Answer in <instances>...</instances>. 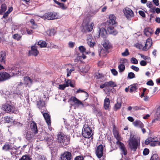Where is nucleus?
I'll return each instance as SVG.
<instances>
[{
    "instance_id": "obj_1",
    "label": "nucleus",
    "mask_w": 160,
    "mask_h": 160,
    "mask_svg": "<svg viewBox=\"0 0 160 160\" xmlns=\"http://www.w3.org/2000/svg\"><path fill=\"white\" fill-rule=\"evenodd\" d=\"M128 145L130 148L134 151H136L140 143V138L138 137H130L128 140Z\"/></svg>"
},
{
    "instance_id": "obj_2",
    "label": "nucleus",
    "mask_w": 160,
    "mask_h": 160,
    "mask_svg": "<svg viewBox=\"0 0 160 160\" xmlns=\"http://www.w3.org/2000/svg\"><path fill=\"white\" fill-rule=\"evenodd\" d=\"M57 137L58 142L62 145H66L69 143L70 138L63 133L58 134Z\"/></svg>"
},
{
    "instance_id": "obj_3",
    "label": "nucleus",
    "mask_w": 160,
    "mask_h": 160,
    "mask_svg": "<svg viewBox=\"0 0 160 160\" xmlns=\"http://www.w3.org/2000/svg\"><path fill=\"white\" fill-rule=\"evenodd\" d=\"M90 19L88 18L84 20L82 25L85 32H90L93 29L94 24L93 22L90 23Z\"/></svg>"
},
{
    "instance_id": "obj_4",
    "label": "nucleus",
    "mask_w": 160,
    "mask_h": 160,
    "mask_svg": "<svg viewBox=\"0 0 160 160\" xmlns=\"http://www.w3.org/2000/svg\"><path fill=\"white\" fill-rule=\"evenodd\" d=\"M92 130L88 126H84L82 131V134L86 138H89L91 136Z\"/></svg>"
},
{
    "instance_id": "obj_5",
    "label": "nucleus",
    "mask_w": 160,
    "mask_h": 160,
    "mask_svg": "<svg viewBox=\"0 0 160 160\" xmlns=\"http://www.w3.org/2000/svg\"><path fill=\"white\" fill-rule=\"evenodd\" d=\"M41 18L49 20L54 19L57 18V13L54 12L46 13Z\"/></svg>"
},
{
    "instance_id": "obj_6",
    "label": "nucleus",
    "mask_w": 160,
    "mask_h": 160,
    "mask_svg": "<svg viewBox=\"0 0 160 160\" xmlns=\"http://www.w3.org/2000/svg\"><path fill=\"white\" fill-rule=\"evenodd\" d=\"M2 109L7 112H12L15 113V107L8 104H5L2 105Z\"/></svg>"
},
{
    "instance_id": "obj_7",
    "label": "nucleus",
    "mask_w": 160,
    "mask_h": 160,
    "mask_svg": "<svg viewBox=\"0 0 160 160\" xmlns=\"http://www.w3.org/2000/svg\"><path fill=\"white\" fill-rule=\"evenodd\" d=\"M116 143L120 149L122 155L123 154L124 155H126L127 154V152L123 143L120 142V141H117ZM122 158L123 157L122 155Z\"/></svg>"
},
{
    "instance_id": "obj_8",
    "label": "nucleus",
    "mask_w": 160,
    "mask_h": 160,
    "mask_svg": "<svg viewBox=\"0 0 160 160\" xmlns=\"http://www.w3.org/2000/svg\"><path fill=\"white\" fill-rule=\"evenodd\" d=\"M109 20L108 22L105 23V24L107 25H112L116 23V17L113 14H111L109 16Z\"/></svg>"
},
{
    "instance_id": "obj_9",
    "label": "nucleus",
    "mask_w": 160,
    "mask_h": 160,
    "mask_svg": "<svg viewBox=\"0 0 160 160\" xmlns=\"http://www.w3.org/2000/svg\"><path fill=\"white\" fill-rule=\"evenodd\" d=\"M103 147L102 145H99L97 148L96 151V154L98 158H100L103 154Z\"/></svg>"
},
{
    "instance_id": "obj_10",
    "label": "nucleus",
    "mask_w": 160,
    "mask_h": 160,
    "mask_svg": "<svg viewBox=\"0 0 160 160\" xmlns=\"http://www.w3.org/2000/svg\"><path fill=\"white\" fill-rule=\"evenodd\" d=\"M123 12L125 15L128 18L134 16L133 12L131 9L128 8H125L124 9Z\"/></svg>"
},
{
    "instance_id": "obj_11",
    "label": "nucleus",
    "mask_w": 160,
    "mask_h": 160,
    "mask_svg": "<svg viewBox=\"0 0 160 160\" xmlns=\"http://www.w3.org/2000/svg\"><path fill=\"white\" fill-rule=\"evenodd\" d=\"M71 157V154L69 152H65L61 156V158L62 160H70Z\"/></svg>"
},
{
    "instance_id": "obj_12",
    "label": "nucleus",
    "mask_w": 160,
    "mask_h": 160,
    "mask_svg": "<svg viewBox=\"0 0 160 160\" xmlns=\"http://www.w3.org/2000/svg\"><path fill=\"white\" fill-rule=\"evenodd\" d=\"M105 28H107L109 33L114 35H116L118 33L117 31L114 29V27L112 26V25H106L105 24Z\"/></svg>"
},
{
    "instance_id": "obj_13",
    "label": "nucleus",
    "mask_w": 160,
    "mask_h": 160,
    "mask_svg": "<svg viewBox=\"0 0 160 160\" xmlns=\"http://www.w3.org/2000/svg\"><path fill=\"white\" fill-rule=\"evenodd\" d=\"M10 77V76L6 72L0 73V81H3L7 80Z\"/></svg>"
},
{
    "instance_id": "obj_14",
    "label": "nucleus",
    "mask_w": 160,
    "mask_h": 160,
    "mask_svg": "<svg viewBox=\"0 0 160 160\" xmlns=\"http://www.w3.org/2000/svg\"><path fill=\"white\" fill-rule=\"evenodd\" d=\"M6 53L4 51H1L0 52V62L1 64L5 63Z\"/></svg>"
},
{
    "instance_id": "obj_15",
    "label": "nucleus",
    "mask_w": 160,
    "mask_h": 160,
    "mask_svg": "<svg viewBox=\"0 0 160 160\" xmlns=\"http://www.w3.org/2000/svg\"><path fill=\"white\" fill-rule=\"evenodd\" d=\"M30 128L31 131L34 133V134H36L38 133V130L36 123L32 122L31 124Z\"/></svg>"
},
{
    "instance_id": "obj_16",
    "label": "nucleus",
    "mask_w": 160,
    "mask_h": 160,
    "mask_svg": "<svg viewBox=\"0 0 160 160\" xmlns=\"http://www.w3.org/2000/svg\"><path fill=\"white\" fill-rule=\"evenodd\" d=\"M38 53L37 48L35 46H33L31 47V50L29 51V54H32L34 56H37Z\"/></svg>"
},
{
    "instance_id": "obj_17",
    "label": "nucleus",
    "mask_w": 160,
    "mask_h": 160,
    "mask_svg": "<svg viewBox=\"0 0 160 160\" xmlns=\"http://www.w3.org/2000/svg\"><path fill=\"white\" fill-rule=\"evenodd\" d=\"M152 45V40L151 39L148 38L146 41L145 46L143 48V50L146 51L148 49L150 48Z\"/></svg>"
},
{
    "instance_id": "obj_18",
    "label": "nucleus",
    "mask_w": 160,
    "mask_h": 160,
    "mask_svg": "<svg viewBox=\"0 0 160 160\" xmlns=\"http://www.w3.org/2000/svg\"><path fill=\"white\" fill-rule=\"evenodd\" d=\"M69 100L72 101L74 104H77L78 105H81L83 106H84L83 104L78 99L75 97L72 96L69 99Z\"/></svg>"
},
{
    "instance_id": "obj_19",
    "label": "nucleus",
    "mask_w": 160,
    "mask_h": 160,
    "mask_svg": "<svg viewBox=\"0 0 160 160\" xmlns=\"http://www.w3.org/2000/svg\"><path fill=\"white\" fill-rule=\"evenodd\" d=\"M43 115L48 125V126L50 125L51 121L49 115L47 113H43Z\"/></svg>"
},
{
    "instance_id": "obj_20",
    "label": "nucleus",
    "mask_w": 160,
    "mask_h": 160,
    "mask_svg": "<svg viewBox=\"0 0 160 160\" xmlns=\"http://www.w3.org/2000/svg\"><path fill=\"white\" fill-rule=\"evenodd\" d=\"M79 50L82 53V58L83 59L86 58V56L84 54H88V53L86 52V48L83 46H81L79 47Z\"/></svg>"
},
{
    "instance_id": "obj_21",
    "label": "nucleus",
    "mask_w": 160,
    "mask_h": 160,
    "mask_svg": "<svg viewBox=\"0 0 160 160\" xmlns=\"http://www.w3.org/2000/svg\"><path fill=\"white\" fill-rule=\"evenodd\" d=\"M102 45L106 50H108L112 47L111 44L107 40H106L103 42Z\"/></svg>"
},
{
    "instance_id": "obj_22",
    "label": "nucleus",
    "mask_w": 160,
    "mask_h": 160,
    "mask_svg": "<svg viewBox=\"0 0 160 160\" xmlns=\"http://www.w3.org/2000/svg\"><path fill=\"white\" fill-rule=\"evenodd\" d=\"M107 34V32L106 30L103 28H101L99 30V35L101 37L104 38L105 37L106 34Z\"/></svg>"
},
{
    "instance_id": "obj_23",
    "label": "nucleus",
    "mask_w": 160,
    "mask_h": 160,
    "mask_svg": "<svg viewBox=\"0 0 160 160\" xmlns=\"http://www.w3.org/2000/svg\"><path fill=\"white\" fill-rule=\"evenodd\" d=\"M110 103V102L109 98H106L104 99V107L105 109H107L109 108Z\"/></svg>"
},
{
    "instance_id": "obj_24",
    "label": "nucleus",
    "mask_w": 160,
    "mask_h": 160,
    "mask_svg": "<svg viewBox=\"0 0 160 160\" xmlns=\"http://www.w3.org/2000/svg\"><path fill=\"white\" fill-rule=\"evenodd\" d=\"M133 125L136 127H139L142 128L143 127V124L140 120H137L133 122Z\"/></svg>"
},
{
    "instance_id": "obj_25",
    "label": "nucleus",
    "mask_w": 160,
    "mask_h": 160,
    "mask_svg": "<svg viewBox=\"0 0 160 160\" xmlns=\"http://www.w3.org/2000/svg\"><path fill=\"white\" fill-rule=\"evenodd\" d=\"M152 30L149 28H146L144 30V34L146 36L149 37L152 33Z\"/></svg>"
},
{
    "instance_id": "obj_26",
    "label": "nucleus",
    "mask_w": 160,
    "mask_h": 160,
    "mask_svg": "<svg viewBox=\"0 0 160 160\" xmlns=\"http://www.w3.org/2000/svg\"><path fill=\"white\" fill-rule=\"evenodd\" d=\"M2 149L5 151L12 150L13 147L9 144H5L2 147Z\"/></svg>"
},
{
    "instance_id": "obj_27",
    "label": "nucleus",
    "mask_w": 160,
    "mask_h": 160,
    "mask_svg": "<svg viewBox=\"0 0 160 160\" xmlns=\"http://www.w3.org/2000/svg\"><path fill=\"white\" fill-rule=\"evenodd\" d=\"M107 87H114L117 86V85L113 81H111L108 82H106Z\"/></svg>"
},
{
    "instance_id": "obj_28",
    "label": "nucleus",
    "mask_w": 160,
    "mask_h": 160,
    "mask_svg": "<svg viewBox=\"0 0 160 160\" xmlns=\"http://www.w3.org/2000/svg\"><path fill=\"white\" fill-rule=\"evenodd\" d=\"M7 9V6L5 4H2L0 9V14H2Z\"/></svg>"
},
{
    "instance_id": "obj_29",
    "label": "nucleus",
    "mask_w": 160,
    "mask_h": 160,
    "mask_svg": "<svg viewBox=\"0 0 160 160\" xmlns=\"http://www.w3.org/2000/svg\"><path fill=\"white\" fill-rule=\"evenodd\" d=\"M38 45L40 46L41 48L46 47L47 46V43L45 41H40L38 42Z\"/></svg>"
},
{
    "instance_id": "obj_30",
    "label": "nucleus",
    "mask_w": 160,
    "mask_h": 160,
    "mask_svg": "<svg viewBox=\"0 0 160 160\" xmlns=\"http://www.w3.org/2000/svg\"><path fill=\"white\" fill-rule=\"evenodd\" d=\"M92 37H90L89 38H88L87 39V43L90 47H93L95 44L94 43L92 42Z\"/></svg>"
},
{
    "instance_id": "obj_31",
    "label": "nucleus",
    "mask_w": 160,
    "mask_h": 160,
    "mask_svg": "<svg viewBox=\"0 0 160 160\" xmlns=\"http://www.w3.org/2000/svg\"><path fill=\"white\" fill-rule=\"evenodd\" d=\"M113 133L114 137L117 139V141H119L120 137L119 135L118 132L117 130H115L113 131Z\"/></svg>"
},
{
    "instance_id": "obj_32",
    "label": "nucleus",
    "mask_w": 160,
    "mask_h": 160,
    "mask_svg": "<svg viewBox=\"0 0 160 160\" xmlns=\"http://www.w3.org/2000/svg\"><path fill=\"white\" fill-rule=\"evenodd\" d=\"M37 157L36 158L37 160H47L46 157L43 155L37 154Z\"/></svg>"
},
{
    "instance_id": "obj_33",
    "label": "nucleus",
    "mask_w": 160,
    "mask_h": 160,
    "mask_svg": "<svg viewBox=\"0 0 160 160\" xmlns=\"http://www.w3.org/2000/svg\"><path fill=\"white\" fill-rule=\"evenodd\" d=\"M119 72H123L125 69V66L122 63H120L118 67Z\"/></svg>"
},
{
    "instance_id": "obj_34",
    "label": "nucleus",
    "mask_w": 160,
    "mask_h": 160,
    "mask_svg": "<svg viewBox=\"0 0 160 160\" xmlns=\"http://www.w3.org/2000/svg\"><path fill=\"white\" fill-rule=\"evenodd\" d=\"M150 145L152 146H160V142L157 141H153L152 139V141L150 143Z\"/></svg>"
},
{
    "instance_id": "obj_35",
    "label": "nucleus",
    "mask_w": 160,
    "mask_h": 160,
    "mask_svg": "<svg viewBox=\"0 0 160 160\" xmlns=\"http://www.w3.org/2000/svg\"><path fill=\"white\" fill-rule=\"evenodd\" d=\"M33 136L32 134L28 133L26 136V138L28 141H32V140Z\"/></svg>"
},
{
    "instance_id": "obj_36",
    "label": "nucleus",
    "mask_w": 160,
    "mask_h": 160,
    "mask_svg": "<svg viewBox=\"0 0 160 160\" xmlns=\"http://www.w3.org/2000/svg\"><path fill=\"white\" fill-rule=\"evenodd\" d=\"M31 158L29 156L27 155H25L22 156L19 160H31Z\"/></svg>"
},
{
    "instance_id": "obj_37",
    "label": "nucleus",
    "mask_w": 160,
    "mask_h": 160,
    "mask_svg": "<svg viewBox=\"0 0 160 160\" xmlns=\"http://www.w3.org/2000/svg\"><path fill=\"white\" fill-rule=\"evenodd\" d=\"M5 121L7 123H10L13 122V120L12 118L6 116L4 118Z\"/></svg>"
},
{
    "instance_id": "obj_38",
    "label": "nucleus",
    "mask_w": 160,
    "mask_h": 160,
    "mask_svg": "<svg viewBox=\"0 0 160 160\" xmlns=\"http://www.w3.org/2000/svg\"><path fill=\"white\" fill-rule=\"evenodd\" d=\"M24 80L25 82L27 84H28L30 83H31L32 80L30 78L28 77H26L24 78Z\"/></svg>"
},
{
    "instance_id": "obj_39",
    "label": "nucleus",
    "mask_w": 160,
    "mask_h": 160,
    "mask_svg": "<svg viewBox=\"0 0 160 160\" xmlns=\"http://www.w3.org/2000/svg\"><path fill=\"white\" fill-rule=\"evenodd\" d=\"M150 160H160V159L157 154H154L151 157Z\"/></svg>"
},
{
    "instance_id": "obj_40",
    "label": "nucleus",
    "mask_w": 160,
    "mask_h": 160,
    "mask_svg": "<svg viewBox=\"0 0 160 160\" xmlns=\"http://www.w3.org/2000/svg\"><path fill=\"white\" fill-rule=\"evenodd\" d=\"M13 38L14 39L18 41L21 39V36L18 34H15L13 35Z\"/></svg>"
},
{
    "instance_id": "obj_41",
    "label": "nucleus",
    "mask_w": 160,
    "mask_h": 160,
    "mask_svg": "<svg viewBox=\"0 0 160 160\" xmlns=\"http://www.w3.org/2000/svg\"><path fill=\"white\" fill-rule=\"evenodd\" d=\"M69 86V85H66V84H61L59 85L58 88L60 90H64L66 87H68Z\"/></svg>"
},
{
    "instance_id": "obj_42",
    "label": "nucleus",
    "mask_w": 160,
    "mask_h": 160,
    "mask_svg": "<svg viewBox=\"0 0 160 160\" xmlns=\"http://www.w3.org/2000/svg\"><path fill=\"white\" fill-rule=\"evenodd\" d=\"M48 34L49 33V35L50 36L53 35L55 33V31L54 29H52L50 30H48L47 31Z\"/></svg>"
},
{
    "instance_id": "obj_43",
    "label": "nucleus",
    "mask_w": 160,
    "mask_h": 160,
    "mask_svg": "<svg viewBox=\"0 0 160 160\" xmlns=\"http://www.w3.org/2000/svg\"><path fill=\"white\" fill-rule=\"evenodd\" d=\"M37 105L39 106V108H40L43 107L45 104L44 102H42L41 100H40L37 102Z\"/></svg>"
},
{
    "instance_id": "obj_44",
    "label": "nucleus",
    "mask_w": 160,
    "mask_h": 160,
    "mask_svg": "<svg viewBox=\"0 0 160 160\" xmlns=\"http://www.w3.org/2000/svg\"><path fill=\"white\" fill-rule=\"evenodd\" d=\"M137 89L138 88L135 85H134L131 87L130 90V92H133L135 91H136Z\"/></svg>"
},
{
    "instance_id": "obj_45",
    "label": "nucleus",
    "mask_w": 160,
    "mask_h": 160,
    "mask_svg": "<svg viewBox=\"0 0 160 160\" xmlns=\"http://www.w3.org/2000/svg\"><path fill=\"white\" fill-rule=\"evenodd\" d=\"M121 103L117 102V103L114 106L115 110L116 111L118 109H119L121 108Z\"/></svg>"
},
{
    "instance_id": "obj_46",
    "label": "nucleus",
    "mask_w": 160,
    "mask_h": 160,
    "mask_svg": "<svg viewBox=\"0 0 160 160\" xmlns=\"http://www.w3.org/2000/svg\"><path fill=\"white\" fill-rule=\"evenodd\" d=\"M74 70V69L73 68L70 69L69 70V69H67V77H69L70 76L71 73Z\"/></svg>"
},
{
    "instance_id": "obj_47",
    "label": "nucleus",
    "mask_w": 160,
    "mask_h": 160,
    "mask_svg": "<svg viewBox=\"0 0 160 160\" xmlns=\"http://www.w3.org/2000/svg\"><path fill=\"white\" fill-rule=\"evenodd\" d=\"M153 138H148L146 140L145 142V143L146 145H148L150 143H151L152 141V139Z\"/></svg>"
},
{
    "instance_id": "obj_48",
    "label": "nucleus",
    "mask_w": 160,
    "mask_h": 160,
    "mask_svg": "<svg viewBox=\"0 0 160 160\" xmlns=\"http://www.w3.org/2000/svg\"><path fill=\"white\" fill-rule=\"evenodd\" d=\"M135 75L132 72H130L128 73V78L129 79H132L135 78Z\"/></svg>"
},
{
    "instance_id": "obj_49",
    "label": "nucleus",
    "mask_w": 160,
    "mask_h": 160,
    "mask_svg": "<svg viewBox=\"0 0 160 160\" xmlns=\"http://www.w3.org/2000/svg\"><path fill=\"white\" fill-rule=\"evenodd\" d=\"M129 53L128 52V49H126L125 51L122 52V56H126L128 55H129Z\"/></svg>"
},
{
    "instance_id": "obj_50",
    "label": "nucleus",
    "mask_w": 160,
    "mask_h": 160,
    "mask_svg": "<svg viewBox=\"0 0 160 160\" xmlns=\"http://www.w3.org/2000/svg\"><path fill=\"white\" fill-rule=\"evenodd\" d=\"M131 62L134 64H137L138 63V61L134 58H131Z\"/></svg>"
},
{
    "instance_id": "obj_51",
    "label": "nucleus",
    "mask_w": 160,
    "mask_h": 160,
    "mask_svg": "<svg viewBox=\"0 0 160 160\" xmlns=\"http://www.w3.org/2000/svg\"><path fill=\"white\" fill-rule=\"evenodd\" d=\"M58 5L63 10H65L67 8V7L65 6L62 3L60 2Z\"/></svg>"
},
{
    "instance_id": "obj_52",
    "label": "nucleus",
    "mask_w": 160,
    "mask_h": 160,
    "mask_svg": "<svg viewBox=\"0 0 160 160\" xmlns=\"http://www.w3.org/2000/svg\"><path fill=\"white\" fill-rule=\"evenodd\" d=\"M69 85V86L72 87H74V86L72 84L71 81L70 80H68L67 82H66V85Z\"/></svg>"
},
{
    "instance_id": "obj_53",
    "label": "nucleus",
    "mask_w": 160,
    "mask_h": 160,
    "mask_svg": "<svg viewBox=\"0 0 160 160\" xmlns=\"http://www.w3.org/2000/svg\"><path fill=\"white\" fill-rule=\"evenodd\" d=\"M111 71L114 75L116 76L118 74V72L115 69L112 68L111 69Z\"/></svg>"
},
{
    "instance_id": "obj_54",
    "label": "nucleus",
    "mask_w": 160,
    "mask_h": 160,
    "mask_svg": "<svg viewBox=\"0 0 160 160\" xmlns=\"http://www.w3.org/2000/svg\"><path fill=\"white\" fill-rule=\"evenodd\" d=\"M47 144L49 145H50L52 144L53 142V140L52 139L50 138H48L47 139Z\"/></svg>"
},
{
    "instance_id": "obj_55",
    "label": "nucleus",
    "mask_w": 160,
    "mask_h": 160,
    "mask_svg": "<svg viewBox=\"0 0 160 160\" xmlns=\"http://www.w3.org/2000/svg\"><path fill=\"white\" fill-rule=\"evenodd\" d=\"M131 68L136 72H138L139 70V68L135 66L132 65L131 67Z\"/></svg>"
},
{
    "instance_id": "obj_56",
    "label": "nucleus",
    "mask_w": 160,
    "mask_h": 160,
    "mask_svg": "<svg viewBox=\"0 0 160 160\" xmlns=\"http://www.w3.org/2000/svg\"><path fill=\"white\" fill-rule=\"evenodd\" d=\"M149 152V150L147 148H145L144 149L143 151V154L144 155H147Z\"/></svg>"
},
{
    "instance_id": "obj_57",
    "label": "nucleus",
    "mask_w": 160,
    "mask_h": 160,
    "mask_svg": "<svg viewBox=\"0 0 160 160\" xmlns=\"http://www.w3.org/2000/svg\"><path fill=\"white\" fill-rule=\"evenodd\" d=\"M156 115L159 116V118L160 117V106L157 109L156 113Z\"/></svg>"
},
{
    "instance_id": "obj_58",
    "label": "nucleus",
    "mask_w": 160,
    "mask_h": 160,
    "mask_svg": "<svg viewBox=\"0 0 160 160\" xmlns=\"http://www.w3.org/2000/svg\"><path fill=\"white\" fill-rule=\"evenodd\" d=\"M138 13L142 17L144 18L145 17V14L144 12L142 11H139Z\"/></svg>"
},
{
    "instance_id": "obj_59",
    "label": "nucleus",
    "mask_w": 160,
    "mask_h": 160,
    "mask_svg": "<svg viewBox=\"0 0 160 160\" xmlns=\"http://www.w3.org/2000/svg\"><path fill=\"white\" fill-rule=\"evenodd\" d=\"M84 158L82 156H78L76 157L74 159V160H83Z\"/></svg>"
},
{
    "instance_id": "obj_60",
    "label": "nucleus",
    "mask_w": 160,
    "mask_h": 160,
    "mask_svg": "<svg viewBox=\"0 0 160 160\" xmlns=\"http://www.w3.org/2000/svg\"><path fill=\"white\" fill-rule=\"evenodd\" d=\"M75 45V43L72 42H70L68 43V45L70 48H72Z\"/></svg>"
},
{
    "instance_id": "obj_61",
    "label": "nucleus",
    "mask_w": 160,
    "mask_h": 160,
    "mask_svg": "<svg viewBox=\"0 0 160 160\" xmlns=\"http://www.w3.org/2000/svg\"><path fill=\"white\" fill-rule=\"evenodd\" d=\"M140 64L142 66H145L147 65V62L144 60L141 61L140 62Z\"/></svg>"
},
{
    "instance_id": "obj_62",
    "label": "nucleus",
    "mask_w": 160,
    "mask_h": 160,
    "mask_svg": "<svg viewBox=\"0 0 160 160\" xmlns=\"http://www.w3.org/2000/svg\"><path fill=\"white\" fill-rule=\"evenodd\" d=\"M147 84L150 86H153L154 83L152 80H150L147 82Z\"/></svg>"
},
{
    "instance_id": "obj_63",
    "label": "nucleus",
    "mask_w": 160,
    "mask_h": 160,
    "mask_svg": "<svg viewBox=\"0 0 160 160\" xmlns=\"http://www.w3.org/2000/svg\"><path fill=\"white\" fill-rule=\"evenodd\" d=\"M26 31L28 34H31L33 32V30L28 29H27Z\"/></svg>"
},
{
    "instance_id": "obj_64",
    "label": "nucleus",
    "mask_w": 160,
    "mask_h": 160,
    "mask_svg": "<svg viewBox=\"0 0 160 160\" xmlns=\"http://www.w3.org/2000/svg\"><path fill=\"white\" fill-rule=\"evenodd\" d=\"M105 87H107L106 82H105L104 84L101 85L100 86V88L101 89H103Z\"/></svg>"
}]
</instances>
